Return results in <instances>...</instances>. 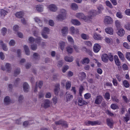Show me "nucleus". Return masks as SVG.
I'll use <instances>...</instances> for the list:
<instances>
[{"label":"nucleus","mask_w":130,"mask_h":130,"mask_svg":"<svg viewBox=\"0 0 130 130\" xmlns=\"http://www.w3.org/2000/svg\"><path fill=\"white\" fill-rule=\"evenodd\" d=\"M67 13V11L65 9H61L60 10L59 14L56 17V19L58 21H63L65 19Z\"/></svg>","instance_id":"nucleus-1"},{"label":"nucleus","mask_w":130,"mask_h":130,"mask_svg":"<svg viewBox=\"0 0 130 130\" xmlns=\"http://www.w3.org/2000/svg\"><path fill=\"white\" fill-rule=\"evenodd\" d=\"M36 27L34 26L32 28V30L34 36L37 37L35 40V42L40 44L42 39L40 37H38V34L36 33Z\"/></svg>","instance_id":"nucleus-2"},{"label":"nucleus","mask_w":130,"mask_h":130,"mask_svg":"<svg viewBox=\"0 0 130 130\" xmlns=\"http://www.w3.org/2000/svg\"><path fill=\"white\" fill-rule=\"evenodd\" d=\"M75 16L77 18L81 19L84 20L85 22H89V18L87 17L86 16H85V15L82 13H77L76 14Z\"/></svg>","instance_id":"nucleus-3"},{"label":"nucleus","mask_w":130,"mask_h":130,"mask_svg":"<svg viewBox=\"0 0 130 130\" xmlns=\"http://www.w3.org/2000/svg\"><path fill=\"white\" fill-rule=\"evenodd\" d=\"M97 14L96 11L95 10H90L88 13V16H86L87 17L89 18V20L88 22L91 21V19L93 17L95 16Z\"/></svg>","instance_id":"nucleus-4"},{"label":"nucleus","mask_w":130,"mask_h":130,"mask_svg":"<svg viewBox=\"0 0 130 130\" xmlns=\"http://www.w3.org/2000/svg\"><path fill=\"white\" fill-rule=\"evenodd\" d=\"M77 101L78 104L79 106H82L84 105H87L88 104L87 102L81 97L78 98Z\"/></svg>","instance_id":"nucleus-5"},{"label":"nucleus","mask_w":130,"mask_h":130,"mask_svg":"<svg viewBox=\"0 0 130 130\" xmlns=\"http://www.w3.org/2000/svg\"><path fill=\"white\" fill-rule=\"evenodd\" d=\"M104 23L106 24H111L112 23V19L109 16H106L104 19Z\"/></svg>","instance_id":"nucleus-6"},{"label":"nucleus","mask_w":130,"mask_h":130,"mask_svg":"<svg viewBox=\"0 0 130 130\" xmlns=\"http://www.w3.org/2000/svg\"><path fill=\"white\" fill-rule=\"evenodd\" d=\"M4 104L6 105H8L12 103L11 100L9 97L7 96L4 98Z\"/></svg>","instance_id":"nucleus-7"},{"label":"nucleus","mask_w":130,"mask_h":130,"mask_svg":"<svg viewBox=\"0 0 130 130\" xmlns=\"http://www.w3.org/2000/svg\"><path fill=\"white\" fill-rule=\"evenodd\" d=\"M61 31L62 35L63 36H66L68 33V28L67 27H64L62 29Z\"/></svg>","instance_id":"nucleus-8"},{"label":"nucleus","mask_w":130,"mask_h":130,"mask_svg":"<svg viewBox=\"0 0 130 130\" xmlns=\"http://www.w3.org/2000/svg\"><path fill=\"white\" fill-rule=\"evenodd\" d=\"M48 8L50 10L53 12L56 11L57 9V6L54 4H52L49 5Z\"/></svg>","instance_id":"nucleus-9"},{"label":"nucleus","mask_w":130,"mask_h":130,"mask_svg":"<svg viewBox=\"0 0 130 130\" xmlns=\"http://www.w3.org/2000/svg\"><path fill=\"white\" fill-rule=\"evenodd\" d=\"M101 46L98 43L95 44L93 47V50L95 53H98L101 49Z\"/></svg>","instance_id":"nucleus-10"},{"label":"nucleus","mask_w":130,"mask_h":130,"mask_svg":"<svg viewBox=\"0 0 130 130\" xmlns=\"http://www.w3.org/2000/svg\"><path fill=\"white\" fill-rule=\"evenodd\" d=\"M103 98L102 96L101 95L97 96L95 101V103L97 104H100L102 101Z\"/></svg>","instance_id":"nucleus-11"},{"label":"nucleus","mask_w":130,"mask_h":130,"mask_svg":"<svg viewBox=\"0 0 130 130\" xmlns=\"http://www.w3.org/2000/svg\"><path fill=\"white\" fill-rule=\"evenodd\" d=\"M106 123L111 128H112L114 122L112 119L108 118L106 120Z\"/></svg>","instance_id":"nucleus-12"},{"label":"nucleus","mask_w":130,"mask_h":130,"mask_svg":"<svg viewBox=\"0 0 130 130\" xmlns=\"http://www.w3.org/2000/svg\"><path fill=\"white\" fill-rule=\"evenodd\" d=\"M51 104V101L48 99H46L44 100L43 103V107L45 108L49 107Z\"/></svg>","instance_id":"nucleus-13"},{"label":"nucleus","mask_w":130,"mask_h":130,"mask_svg":"<svg viewBox=\"0 0 130 130\" xmlns=\"http://www.w3.org/2000/svg\"><path fill=\"white\" fill-rule=\"evenodd\" d=\"M108 55L106 54H104L102 55L101 58L102 61L104 62L107 63L108 61Z\"/></svg>","instance_id":"nucleus-14"},{"label":"nucleus","mask_w":130,"mask_h":130,"mask_svg":"<svg viewBox=\"0 0 130 130\" xmlns=\"http://www.w3.org/2000/svg\"><path fill=\"white\" fill-rule=\"evenodd\" d=\"M23 90L25 92H27L29 91V86L27 83H24L23 84Z\"/></svg>","instance_id":"nucleus-15"},{"label":"nucleus","mask_w":130,"mask_h":130,"mask_svg":"<svg viewBox=\"0 0 130 130\" xmlns=\"http://www.w3.org/2000/svg\"><path fill=\"white\" fill-rule=\"evenodd\" d=\"M70 31L72 34H78L79 33V31L77 28H75L73 26L71 27L70 28Z\"/></svg>","instance_id":"nucleus-16"},{"label":"nucleus","mask_w":130,"mask_h":130,"mask_svg":"<svg viewBox=\"0 0 130 130\" xmlns=\"http://www.w3.org/2000/svg\"><path fill=\"white\" fill-rule=\"evenodd\" d=\"M34 19L35 22L37 23L41 27L42 26V21L38 17H35L34 18Z\"/></svg>","instance_id":"nucleus-17"},{"label":"nucleus","mask_w":130,"mask_h":130,"mask_svg":"<svg viewBox=\"0 0 130 130\" xmlns=\"http://www.w3.org/2000/svg\"><path fill=\"white\" fill-rule=\"evenodd\" d=\"M0 45L2 47L3 50L5 51H7L8 50V48L7 47V45L5 43H4L2 40L0 41Z\"/></svg>","instance_id":"nucleus-18"},{"label":"nucleus","mask_w":130,"mask_h":130,"mask_svg":"<svg viewBox=\"0 0 130 130\" xmlns=\"http://www.w3.org/2000/svg\"><path fill=\"white\" fill-rule=\"evenodd\" d=\"M117 29L118 30V31L117 32L118 35L120 37L123 36L125 33L124 29L123 28H121Z\"/></svg>","instance_id":"nucleus-19"},{"label":"nucleus","mask_w":130,"mask_h":130,"mask_svg":"<svg viewBox=\"0 0 130 130\" xmlns=\"http://www.w3.org/2000/svg\"><path fill=\"white\" fill-rule=\"evenodd\" d=\"M24 14V12L23 11H21L17 12L15 15L16 17L19 18H21L23 17Z\"/></svg>","instance_id":"nucleus-20"},{"label":"nucleus","mask_w":130,"mask_h":130,"mask_svg":"<svg viewBox=\"0 0 130 130\" xmlns=\"http://www.w3.org/2000/svg\"><path fill=\"white\" fill-rule=\"evenodd\" d=\"M98 121H88L87 122H85V125H94L97 124H98Z\"/></svg>","instance_id":"nucleus-21"},{"label":"nucleus","mask_w":130,"mask_h":130,"mask_svg":"<svg viewBox=\"0 0 130 130\" xmlns=\"http://www.w3.org/2000/svg\"><path fill=\"white\" fill-rule=\"evenodd\" d=\"M105 31L107 34L112 35L113 34V30L111 27H108L105 29Z\"/></svg>","instance_id":"nucleus-22"},{"label":"nucleus","mask_w":130,"mask_h":130,"mask_svg":"<svg viewBox=\"0 0 130 130\" xmlns=\"http://www.w3.org/2000/svg\"><path fill=\"white\" fill-rule=\"evenodd\" d=\"M66 102H68L73 98V95L69 93H66Z\"/></svg>","instance_id":"nucleus-23"},{"label":"nucleus","mask_w":130,"mask_h":130,"mask_svg":"<svg viewBox=\"0 0 130 130\" xmlns=\"http://www.w3.org/2000/svg\"><path fill=\"white\" fill-rule=\"evenodd\" d=\"M59 87L60 85L59 84H57L55 86L54 91L56 95H58V94L60 89Z\"/></svg>","instance_id":"nucleus-24"},{"label":"nucleus","mask_w":130,"mask_h":130,"mask_svg":"<svg viewBox=\"0 0 130 130\" xmlns=\"http://www.w3.org/2000/svg\"><path fill=\"white\" fill-rule=\"evenodd\" d=\"M43 6L42 5H38L36 6V8L37 10L38 11L42 12L43 10Z\"/></svg>","instance_id":"nucleus-25"},{"label":"nucleus","mask_w":130,"mask_h":130,"mask_svg":"<svg viewBox=\"0 0 130 130\" xmlns=\"http://www.w3.org/2000/svg\"><path fill=\"white\" fill-rule=\"evenodd\" d=\"M71 22L73 24L76 25H79L81 24L80 22L76 19L72 20L71 21Z\"/></svg>","instance_id":"nucleus-26"},{"label":"nucleus","mask_w":130,"mask_h":130,"mask_svg":"<svg viewBox=\"0 0 130 130\" xmlns=\"http://www.w3.org/2000/svg\"><path fill=\"white\" fill-rule=\"evenodd\" d=\"M65 60L68 62H71L73 60V57H69L67 56H66L64 58Z\"/></svg>","instance_id":"nucleus-27"},{"label":"nucleus","mask_w":130,"mask_h":130,"mask_svg":"<svg viewBox=\"0 0 130 130\" xmlns=\"http://www.w3.org/2000/svg\"><path fill=\"white\" fill-rule=\"evenodd\" d=\"M97 8L98 10V12L99 13H101L104 9L103 6L101 5H99L97 6Z\"/></svg>","instance_id":"nucleus-28"},{"label":"nucleus","mask_w":130,"mask_h":130,"mask_svg":"<svg viewBox=\"0 0 130 130\" xmlns=\"http://www.w3.org/2000/svg\"><path fill=\"white\" fill-rule=\"evenodd\" d=\"M24 48L26 55H28L30 54V51L29 48L27 46L25 45L24 46Z\"/></svg>","instance_id":"nucleus-29"},{"label":"nucleus","mask_w":130,"mask_h":130,"mask_svg":"<svg viewBox=\"0 0 130 130\" xmlns=\"http://www.w3.org/2000/svg\"><path fill=\"white\" fill-rule=\"evenodd\" d=\"M93 37L94 39L96 40H101L102 39L100 35L96 33L94 34Z\"/></svg>","instance_id":"nucleus-30"},{"label":"nucleus","mask_w":130,"mask_h":130,"mask_svg":"<svg viewBox=\"0 0 130 130\" xmlns=\"http://www.w3.org/2000/svg\"><path fill=\"white\" fill-rule=\"evenodd\" d=\"M21 80L19 78H16L14 82V85L15 86H18Z\"/></svg>","instance_id":"nucleus-31"},{"label":"nucleus","mask_w":130,"mask_h":130,"mask_svg":"<svg viewBox=\"0 0 130 130\" xmlns=\"http://www.w3.org/2000/svg\"><path fill=\"white\" fill-rule=\"evenodd\" d=\"M8 13V11L4 9H2L1 11L0 15L2 17H4Z\"/></svg>","instance_id":"nucleus-32"},{"label":"nucleus","mask_w":130,"mask_h":130,"mask_svg":"<svg viewBox=\"0 0 130 130\" xmlns=\"http://www.w3.org/2000/svg\"><path fill=\"white\" fill-rule=\"evenodd\" d=\"M115 24L117 29L120 28L121 26V23L118 20L116 21H115Z\"/></svg>","instance_id":"nucleus-33"},{"label":"nucleus","mask_w":130,"mask_h":130,"mask_svg":"<svg viewBox=\"0 0 130 130\" xmlns=\"http://www.w3.org/2000/svg\"><path fill=\"white\" fill-rule=\"evenodd\" d=\"M33 56L35 60H39L40 59V56L38 53H34L33 54Z\"/></svg>","instance_id":"nucleus-34"},{"label":"nucleus","mask_w":130,"mask_h":130,"mask_svg":"<svg viewBox=\"0 0 130 130\" xmlns=\"http://www.w3.org/2000/svg\"><path fill=\"white\" fill-rule=\"evenodd\" d=\"M78 75L80 77H81L82 80L85 79L86 77L85 73L84 72L79 73Z\"/></svg>","instance_id":"nucleus-35"},{"label":"nucleus","mask_w":130,"mask_h":130,"mask_svg":"<svg viewBox=\"0 0 130 130\" xmlns=\"http://www.w3.org/2000/svg\"><path fill=\"white\" fill-rule=\"evenodd\" d=\"M90 60L88 58H85L83 59L82 61V63L83 64H88L89 63Z\"/></svg>","instance_id":"nucleus-36"},{"label":"nucleus","mask_w":130,"mask_h":130,"mask_svg":"<svg viewBox=\"0 0 130 130\" xmlns=\"http://www.w3.org/2000/svg\"><path fill=\"white\" fill-rule=\"evenodd\" d=\"M66 48L67 51L69 54L73 52V49L72 47L69 46L67 47Z\"/></svg>","instance_id":"nucleus-37"},{"label":"nucleus","mask_w":130,"mask_h":130,"mask_svg":"<svg viewBox=\"0 0 130 130\" xmlns=\"http://www.w3.org/2000/svg\"><path fill=\"white\" fill-rule=\"evenodd\" d=\"M82 38L84 40H88L89 38L88 35L84 34H82L81 35Z\"/></svg>","instance_id":"nucleus-38"},{"label":"nucleus","mask_w":130,"mask_h":130,"mask_svg":"<svg viewBox=\"0 0 130 130\" xmlns=\"http://www.w3.org/2000/svg\"><path fill=\"white\" fill-rule=\"evenodd\" d=\"M118 54L119 58L121 60H124V58L123 54L120 51L118 52Z\"/></svg>","instance_id":"nucleus-39"},{"label":"nucleus","mask_w":130,"mask_h":130,"mask_svg":"<svg viewBox=\"0 0 130 130\" xmlns=\"http://www.w3.org/2000/svg\"><path fill=\"white\" fill-rule=\"evenodd\" d=\"M59 44L61 49L63 51L65 45V43L63 41H60Z\"/></svg>","instance_id":"nucleus-40"},{"label":"nucleus","mask_w":130,"mask_h":130,"mask_svg":"<svg viewBox=\"0 0 130 130\" xmlns=\"http://www.w3.org/2000/svg\"><path fill=\"white\" fill-rule=\"evenodd\" d=\"M123 83L124 86L126 88H128L129 87V84L128 81L124 80L123 81Z\"/></svg>","instance_id":"nucleus-41"},{"label":"nucleus","mask_w":130,"mask_h":130,"mask_svg":"<svg viewBox=\"0 0 130 130\" xmlns=\"http://www.w3.org/2000/svg\"><path fill=\"white\" fill-rule=\"evenodd\" d=\"M71 7L74 10H76L78 9V6L77 4L74 3L71 4Z\"/></svg>","instance_id":"nucleus-42"},{"label":"nucleus","mask_w":130,"mask_h":130,"mask_svg":"<svg viewBox=\"0 0 130 130\" xmlns=\"http://www.w3.org/2000/svg\"><path fill=\"white\" fill-rule=\"evenodd\" d=\"M110 107L113 110H115L119 108V107L118 105L115 104H112L110 106Z\"/></svg>","instance_id":"nucleus-43"},{"label":"nucleus","mask_w":130,"mask_h":130,"mask_svg":"<svg viewBox=\"0 0 130 130\" xmlns=\"http://www.w3.org/2000/svg\"><path fill=\"white\" fill-rule=\"evenodd\" d=\"M84 90V87L83 86L81 85L79 89V94L80 96H82V93Z\"/></svg>","instance_id":"nucleus-44"},{"label":"nucleus","mask_w":130,"mask_h":130,"mask_svg":"<svg viewBox=\"0 0 130 130\" xmlns=\"http://www.w3.org/2000/svg\"><path fill=\"white\" fill-rule=\"evenodd\" d=\"M49 32V29L47 27H45L42 30V32L48 34Z\"/></svg>","instance_id":"nucleus-45"},{"label":"nucleus","mask_w":130,"mask_h":130,"mask_svg":"<svg viewBox=\"0 0 130 130\" xmlns=\"http://www.w3.org/2000/svg\"><path fill=\"white\" fill-rule=\"evenodd\" d=\"M71 84L70 82L68 81L66 82V88L67 89H69L71 87Z\"/></svg>","instance_id":"nucleus-46"},{"label":"nucleus","mask_w":130,"mask_h":130,"mask_svg":"<svg viewBox=\"0 0 130 130\" xmlns=\"http://www.w3.org/2000/svg\"><path fill=\"white\" fill-rule=\"evenodd\" d=\"M124 120L126 122H127L129 120V115L128 114H126L125 115V116L123 117Z\"/></svg>","instance_id":"nucleus-47"},{"label":"nucleus","mask_w":130,"mask_h":130,"mask_svg":"<svg viewBox=\"0 0 130 130\" xmlns=\"http://www.w3.org/2000/svg\"><path fill=\"white\" fill-rule=\"evenodd\" d=\"M110 94L108 92H106L105 94V95H104V98L106 99V100H109L110 99Z\"/></svg>","instance_id":"nucleus-48"},{"label":"nucleus","mask_w":130,"mask_h":130,"mask_svg":"<svg viewBox=\"0 0 130 130\" xmlns=\"http://www.w3.org/2000/svg\"><path fill=\"white\" fill-rule=\"evenodd\" d=\"M108 59L111 61H112L113 60V55L111 53H109L108 55Z\"/></svg>","instance_id":"nucleus-49"},{"label":"nucleus","mask_w":130,"mask_h":130,"mask_svg":"<svg viewBox=\"0 0 130 130\" xmlns=\"http://www.w3.org/2000/svg\"><path fill=\"white\" fill-rule=\"evenodd\" d=\"M7 32V29L6 28L4 27L1 30V32L4 36L6 34Z\"/></svg>","instance_id":"nucleus-50"},{"label":"nucleus","mask_w":130,"mask_h":130,"mask_svg":"<svg viewBox=\"0 0 130 130\" xmlns=\"http://www.w3.org/2000/svg\"><path fill=\"white\" fill-rule=\"evenodd\" d=\"M5 66L7 71H9L11 69L10 64L9 63H7L6 64Z\"/></svg>","instance_id":"nucleus-51"},{"label":"nucleus","mask_w":130,"mask_h":130,"mask_svg":"<svg viewBox=\"0 0 130 130\" xmlns=\"http://www.w3.org/2000/svg\"><path fill=\"white\" fill-rule=\"evenodd\" d=\"M116 16L118 18L121 19L123 17L122 13L120 11L117 12L116 13Z\"/></svg>","instance_id":"nucleus-52"},{"label":"nucleus","mask_w":130,"mask_h":130,"mask_svg":"<svg viewBox=\"0 0 130 130\" xmlns=\"http://www.w3.org/2000/svg\"><path fill=\"white\" fill-rule=\"evenodd\" d=\"M84 43L85 45L91 47L92 45V42L90 41H86Z\"/></svg>","instance_id":"nucleus-53"},{"label":"nucleus","mask_w":130,"mask_h":130,"mask_svg":"<svg viewBox=\"0 0 130 130\" xmlns=\"http://www.w3.org/2000/svg\"><path fill=\"white\" fill-rule=\"evenodd\" d=\"M105 3L106 5L107 6L109 7L110 8H112L113 7L112 6V4H111V3L109 1H106L105 2Z\"/></svg>","instance_id":"nucleus-54"},{"label":"nucleus","mask_w":130,"mask_h":130,"mask_svg":"<svg viewBox=\"0 0 130 130\" xmlns=\"http://www.w3.org/2000/svg\"><path fill=\"white\" fill-rule=\"evenodd\" d=\"M20 72V69L18 68L15 70L14 71V75L15 76H16L19 74Z\"/></svg>","instance_id":"nucleus-55"},{"label":"nucleus","mask_w":130,"mask_h":130,"mask_svg":"<svg viewBox=\"0 0 130 130\" xmlns=\"http://www.w3.org/2000/svg\"><path fill=\"white\" fill-rule=\"evenodd\" d=\"M61 125L64 126L65 128H67L68 127V124L66 121H62Z\"/></svg>","instance_id":"nucleus-56"},{"label":"nucleus","mask_w":130,"mask_h":130,"mask_svg":"<svg viewBox=\"0 0 130 130\" xmlns=\"http://www.w3.org/2000/svg\"><path fill=\"white\" fill-rule=\"evenodd\" d=\"M106 112L107 114L111 117H114L115 116H116V115H115L114 114L112 113L109 110H107Z\"/></svg>","instance_id":"nucleus-57"},{"label":"nucleus","mask_w":130,"mask_h":130,"mask_svg":"<svg viewBox=\"0 0 130 130\" xmlns=\"http://www.w3.org/2000/svg\"><path fill=\"white\" fill-rule=\"evenodd\" d=\"M91 96V94L89 93H87L85 94L84 95V97L85 99H88L90 98Z\"/></svg>","instance_id":"nucleus-58"},{"label":"nucleus","mask_w":130,"mask_h":130,"mask_svg":"<svg viewBox=\"0 0 130 130\" xmlns=\"http://www.w3.org/2000/svg\"><path fill=\"white\" fill-rule=\"evenodd\" d=\"M63 63V60H60L58 62L57 64V66L59 67H61Z\"/></svg>","instance_id":"nucleus-59"},{"label":"nucleus","mask_w":130,"mask_h":130,"mask_svg":"<svg viewBox=\"0 0 130 130\" xmlns=\"http://www.w3.org/2000/svg\"><path fill=\"white\" fill-rule=\"evenodd\" d=\"M23 99L24 97L22 95H20L18 99V101L20 103H21L22 102Z\"/></svg>","instance_id":"nucleus-60"},{"label":"nucleus","mask_w":130,"mask_h":130,"mask_svg":"<svg viewBox=\"0 0 130 130\" xmlns=\"http://www.w3.org/2000/svg\"><path fill=\"white\" fill-rule=\"evenodd\" d=\"M69 68V67L68 65L64 66L62 69V71L63 73H65Z\"/></svg>","instance_id":"nucleus-61"},{"label":"nucleus","mask_w":130,"mask_h":130,"mask_svg":"<svg viewBox=\"0 0 130 130\" xmlns=\"http://www.w3.org/2000/svg\"><path fill=\"white\" fill-rule=\"evenodd\" d=\"M31 48L33 51L36 50L37 48V45L36 44H33L31 46Z\"/></svg>","instance_id":"nucleus-62"},{"label":"nucleus","mask_w":130,"mask_h":130,"mask_svg":"<svg viewBox=\"0 0 130 130\" xmlns=\"http://www.w3.org/2000/svg\"><path fill=\"white\" fill-rule=\"evenodd\" d=\"M105 42L107 43H110L112 40L111 39L107 37L105 38Z\"/></svg>","instance_id":"nucleus-63"},{"label":"nucleus","mask_w":130,"mask_h":130,"mask_svg":"<svg viewBox=\"0 0 130 130\" xmlns=\"http://www.w3.org/2000/svg\"><path fill=\"white\" fill-rule=\"evenodd\" d=\"M123 46L127 49H129L130 46L128 43L126 42H124L123 43Z\"/></svg>","instance_id":"nucleus-64"}]
</instances>
